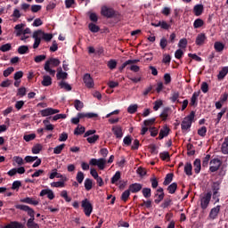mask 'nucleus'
<instances>
[{"label":"nucleus","mask_w":228,"mask_h":228,"mask_svg":"<svg viewBox=\"0 0 228 228\" xmlns=\"http://www.w3.org/2000/svg\"><path fill=\"white\" fill-rule=\"evenodd\" d=\"M38 33H42V30H36L32 35V38L35 40L33 49H38V46L42 42V38L39 37Z\"/></svg>","instance_id":"11"},{"label":"nucleus","mask_w":228,"mask_h":228,"mask_svg":"<svg viewBox=\"0 0 228 228\" xmlns=\"http://www.w3.org/2000/svg\"><path fill=\"white\" fill-rule=\"evenodd\" d=\"M45 195H47V198L50 200H53V199H54V192L50 189H44L41 191L40 197H45Z\"/></svg>","instance_id":"17"},{"label":"nucleus","mask_w":228,"mask_h":228,"mask_svg":"<svg viewBox=\"0 0 228 228\" xmlns=\"http://www.w3.org/2000/svg\"><path fill=\"white\" fill-rule=\"evenodd\" d=\"M40 113H41L42 117H49L50 115H56V113H60V110L47 108V109L40 110Z\"/></svg>","instance_id":"10"},{"label":"nucleus","mask_w":228,"mask_h":228,"mask_svg":"<svg viewBox=\"0 0 228 228\" xmlns=\"http://www.w3.org/2000/svg\"><path fill=\"white\" fill-rule=\"evenodd\" d=\"M223 154H228V136L224 138V142L222 144Z\"/></svg>","instance_id":"46"},{"label":"nucleus","mask_w":228,"mask_h":228,"mask_svg":"<svg viewBox=\"0 0 228 228\" xmlns=\"http://www.w3.org/2000/svg\"><path fill=\"white\" fill-rule=\"evenodd\" d=\"M169 133H170V128H168V126H166L160 129L159 137L157 138V140H163L165 137L168 136Z\"/></svg>","instance_id":"18"},{"label":"nucleus","mask_w":228,"mask_h":228,"mask_svg":"<svg viewBox=\"0 0 228 228\" xmlns=\"http://www.w3.org/2000/svg\"><path fill=\"white\" fill-rule=\"evenodd\" d=\"M107 67H109L110 70H115V69H117V61L115 59H110L107 62Z\"/></svg>","instance_id":"42"},{"label":"nucleus","mask_w":228,"mask_h":228,"mask_svg":"<svg viewBox=\"0 0 228 228\" xmlns=\"http://www.w3.org/2000/svg\"><path fill=\"white\" fill-rule=\"evenodd\" d=\"M41 85H43V86H51L53 85V78L49 76H44Z\"/></svg>","instance_id":"29"},{"label":"nucleus","mask_w":228,"mask_h":228,"mask_svg":"<svg viewBox=\"0 0 228 228\" xmlns=\"http://www.w3.org/2000/svg\"><path fill=\"white\" fill-rule=\"evenodd\" d=\"M142 192L144 199H151L152 195V191L151 190V188H143Z\"/></svg>","instance_id":"37"},{"label":"nucleus","mask_w":228,"mask_h":228,"mask_svg":"<svg viewBox=\"0 0 228 228\" xmlns=\"http://www.w3.org/2000/svg\"><path fill=\"white\" fill-rule=\"evenodd\" d=\"M206 133H208V128L206 126H201L198 130L199 136H202V138H204V136H206Z\"/></svg>","instance_id":"61"},{"label":"nucleus","mask_w":228,"mask_h":228,"mask_svg":"<svg viewBox=\"0 0 228 228\" xmlns=\"http://www.w3.org/2000/svg\"><path fill=\"white\" fill-rule=\"evenodd\" d=\"M194 118H195V111L191 110L190 115L185 117L182 121L181 127L183 132L188 131V129H191V124L193 123Z\"/></svg>","instance_id":"2"},{"label":"nucleus","mask_w":228,"mask_h":228,"mask_svg":"<svg viewBox=\"0 0 228 228\" xmlns=\"http://www.w3.org/2000/svg\"><path fill=\"white\" fill-rule=\"evenodd\" d=\"M43 146L40 143H37L32 147V154H40V151H42Z\"/></svg>","instance_id":"43"},{"label":"nucleus","mask_w":228,"mask_h":228,"mask_svg":"<svg viewBox=\"0 0 228 228\" xmlns=\"http://www.w3.org/2000/svg\"><path fill=\"white\" fill-rule=\"evenodd\" d=\"M130 196H131V191L128 189L122 193L121 200H123V202H127V200L129 199Z\"/></svg>","instance_id":"45"},{"label":"nucleus","mask_w":228,"mask_h":228,"mask_svg":"<svg viewBox=\"0 0 228 228\" xmlns=\"http://www.w3.org/2000/svg\"><path fill=\"white\" fill-rule=\"evenodd\" d=\"M228 74V67H224L217 75L218 81H222L225 78V76Z\"/></svg>","instance_id":"23"},{"label":"nucleus","mask_w":228,"mask_h":228,"mask_svg":"<svg viewBox=\"0 0 228 228\" xmlns=\"http://www.w3.org/2000/svg\"><path fill=\"white\" fill-rule=\"evenodd\" d=\"M101 14L107 19H113L117 17V12L115 11V9L108 6L102 7Z\"/></svg>","instance_id":"3"},{"label":"nucleus","mask_w":228,"mask_h":228,"mask_svg":"<svg viewBox=\"0 0 228 228\" xmlns=\"http://www.w3.org/2000/svg\"><path fill=\"white\" fill-rule=\"evenodd\" d=\"M142 188H143V185L142 183H132L129 185L128 190L131 193H138V191H142Z\"/></svg>","instance_id":"12"},{"label":"nucleus","mask_w":228,"mask_h":228,"mask_svg":"<svg viewBox=\"0 0 228 228\" xmlns=\"http://www.w3.org/2000/svg\"><path fill=\"white\" fill-rule=\"evenodd\" d=\"M172 181H174V175L173 173H169L165 177V180L163 182L164 186H168V184H170Z\"/></svg>","instance_id":"31"},{"label":"nucleus","mask_w":228,"mask_h":228,"mask_svg":"<svg viewBox=\"0 0 228 228\" xmlns=\"http://www.w3.org/2000/svg\"><path fill=\"white\" fill-rule=\"evenodd\" d=\"M193 167H194L195 174H200V170L202 168V166H201V163H200V159H196L194 160Z\"/></svg>","instance_id":"25"},{"label":"nucleus","mask_w":228,"mask_h":228,"mask_svg":"<svg viewBox=\"0 0 228 228\" xmlns=\"http://www.w3.org/2000/svg\"><path fill=\"white\" fill-rule=\"evenodd\" d=\"M74 106H75V109L77 110V111H81V110H83V107L85 105H84L83 102H81L79 100H75Z\"/></svg>","instance_id":"49"},{"label":"nucleus","mask_w":228,"mask_h":228,"mask_svg":"<svg viewBox=\"0 0 228 228\" xmlns=\"http://www.w3.org/2000/svg\"><path fill=\"white\" fill-rule=\"evenodd\" d=\"M52 188H65V182H53L51 183Z\"/></svg>","instance_id":"53"},{"label":"nucleus","mask_w":228,"mask_h":228,"mask_svg":"<svg viewBox=\"0 0 228 228\" xmlns=\"http://www.w3.org/2000/svg\"><path fill=\"white\" fill-rule=\"evenodd\" d=\"M153 110L154 111H158L163 106V100H157L154 102Z\"/></svg>","instance_id":"54"},{"label":"nucleus","mask_w":228,"mask_h":228,"mask_svg":"<svg viewBox=\"0 0 228 228\" xmlns=\"http://www.w3.org/2000/svg\"><path fill=\"white\" fill-rule=\"evenodd\" d=\"M4 228H24V226L19 222H11L9 224L4 226Z\"/></svg>","instance_id":"33"},{"label":"nucleus","mask_w":228,"mask_h":228,"mask_svg":"<svg viewBox=\"0 0 228 228\" xmlns=\"http://www.w3.org/2000/svg\"><path fill=\"white\" fill-rule=\"evenodd\" d=\"M65 149V143L60 144L53 149V154H61V151Z\"/></svg>","instance_id":"55"},{"label":"nucleus","mask_w":228,"mask_h":228,"mask_svg":"<svg viewBox=\"0 0 228 228\" xmlns=\"http://www.w3.org/2000/svg\"><path fill=\"white\" fill-rule=\"evenodd\" d=\"M56 77L58 80L60 79H67L69 77V74L67 72H63L61 69L57 72Z\"/></svg>","instance_id":"47"},{"label":"nucleus","mask_w":228,"mask_h":228,"mask_svg":"<svg viewBox=\"0 0 228 228\" xmlns=\"http://www.w3.org/2000/svg\"><path fill=\"white\" fill-rule=\"evenodd\" d=\"M88 28L92 33H99L101 31V28L94 23H89Z\"/></svg>","instance_id":"41"},{"label":"nucleus","mask_w":228,"mask_h":228,"mask_svg":"<svg viewBox=\"0 0 228 228\" xmlns=\"http://www.w3.org/2000/svg\"><path fill=\"white\" fill-rule=\"evenodd\" d=\"M177 99H179V92H173L171 94L170 101L172 102H176Z\"/></svg>","instance_id":"63"},{"label":"nucleus","mask_w":228,"mask_h":228,"mask_svg":"<svg viewBox=\"0 0 228 228\" xmlns=\"http://www.w3.org/2000/svg\"><path fill=\"white\" fill-rule=\"evenodd\" d=\"M83 81L86 88H94V78L89 73H86L84 75Z\"/></svg>","instance_id":"9"},{"label":"nucleus","mask_w":228,"mask_h":228,"mask_svg":"<svg viewBox=\"0 0 228 228\" xmlns=\"http://www.w3.org/2000/svg\"><path fill=\"white\" fill-rule=\"evenodd\" d=\"M112 133L115 134L116 138H122L124 136V133L122 132V126H112Z\"/></svg>","instance_id":"13"},{"label":"nucleus","mask_w":228,"mask_h":228,"mask_svg":"<svg viewBox=\"0 0 228 228\" xmlns=\"http://www.w3.org/2000/svg\"><path fill=\"white\" fill-rule=\"evenodd\" d=\"M120 177H122V174L120 173V171H117L115 173V175L111 177L110 183L111 184H116L118 185V181H120Z\"/></svg>","instance_id":"27"},{"label":"nucleus","mask_w":228,"mask_h":228,"mask_svg":"<svg viewBox=\"0 0 228 228\" xmlns=\"http://www.w3.org/2000/svg\"><path fill=\"white\" fill-rule=\"evenodd\" d=\"M199 95H200V90H199L198 92H194L192 94V96L191 98V106H197L198 104V101H199Z\"/></svg>","instance_id":"21"},{"label":"nucleus","mask_w":228,"mask_h":228,"mask_svg":"<svg viewBox=\"0 0 228 228\" xmlns=\"http://www.w3.org/2000/svg\"><path fill=\"white\" fill-rule=\"evenodd\" d=\"M0 51L2 53H8V51H12V44L10 43H7L5 45H3L1 47H0Z\"/></svg>","instance_id":"52"},{"label":"nucleus","mask_w":228,"mask_h":228,"mask_svg":"<svg viewBox=\"0 0 228 228\" xmlns=\"http://www.w3.org/2000/svg\"><path fill=\"white\" fill-rule=\"evenodd\" d=\"M61 197H62L66 202H70L72 200V198L69 197V193L65 190L61 192Z\"/></svg>","instance_id":"58"},{"label":"nucleus","mask_w":228,"mask_h":228,"mask_svg":"<svg viewBox=\"0 0 228 228\" xmlns=\"http://www.w3.org/2000/svg\"><path fill=\"white\" fill-rule=\"evenodd\" d=\"M28 228H40V225L35 223V218H29L27 222Z\"/></svg>","instance_id":"32"},{"label":"nucleus","mask_w":228,"mask_h":228,"mask_svg":"<svg viewBox=\"0 0 228 228\" xmlns=\"http://www.w3.org/2000/svg\"><path fill=\"white\" fill-rule=\"evenodd\" d=\"M76 181L78 183V184H82L83 181H85V173L78 171L77 173Z\"/></svg>","instance_id":"38"},{"label":"nucleus","mask_w":228,"mask_h":228,"mask_svg":"<svg viewBox=\"0 0 228 228\" xmlns=\"http://www.w3.org/2000/svg\"><path fill=\"white\" fill-rule=\"evenodd\" d=\"M211 191L207 192L203 196H200V208L201 209H208V207L209 206V202H211V197H212Z\"/></svg>","instance_id":"4"},{"label":"nucleus","mask_w":228,"mask_h":228,"mask_svg":"<svg viewBox=\"0 0 228 228\" xmlns=\"http://www.w3.org/2000/svg\"><path fill=\"white\" fill-rule=\"evenodd\" d=\"M15 208L20 209V211H25L26 213H28V216H30V218H35V210H33V208H31L29 206L15 205Z\"/></svg>","instance_id":"7"},{"label":"nucleus","mask_w":228,"mask_h":228,"mask_svg":"<svg viewBox=\"0 0 228 228\" xmlns=\"http://www.w3.org/2000/svg\"><path fill=\"white\" fill-rule=\"evenodd\" d=\"M123 143L126 145V147H129V145L133 143V137H131V135L125 136L123 139Z\"/></svg>","instance_id":"51"},{"label":"nucleus","mask_w":228,"mask_h":228,"mask_svg":"<svg viewBox=\"0 0 228 228\" xmlns=\"http://www.w3.org/2000/svg\"><path fill=\"white\" fill-rule=\"evenodd\" d=\"M191 170H193V167L191 166V163L187 162L184 166V172L186 175H192Z\"/></svg>","instance_id":"39"},{"label":"nucleus","mask_w":228,"mask_h":228,"mask_svg":"<svg viewBox=\"0 0 228 228\" xmlns=\"http://www.w3.org/2000/svg\"><path fill=\"white\" fill-rule=\"evenodd\" d=\"M20 202H23L24 204H30L31 206H38L39 204L38 200L29 197L20 200Z\"/></svg>","instance_id":"22"},{"label":"nucleus","mask_w":228,"mask_h":228,"mask_svg":"<svg viewBox=\"0 0 228 228\" xmlns=\"http://www.w3.org/2000/svg\"><path fill=\"white\" fill-rule=\"evenodd\" d=\"M81 207L84 209L86 216H90V215H92V212L94 211V206L92 205V203H90V200H88V199H85L84 200H82Z\"/></svg>","instance_id":"5"},{"label":"nucleus","mask_w":228,"mask_h":228,"mask_svg":"<svg viewBox=\"0 0 228 228\" xmlns=\"http://www.w3.org/2000/svg\"><path fill=\"white\" fill-rule=\"evenodd\" d=\"M18 53H19V54H26V53H29V47H28V45L19 46Z\"/></svg>","instance_id":"48"},{"label":"nucleus","mask_w":228,"mask_h":228,"mask_svg":"<svg viewBox=\"0 0 228 228\" xmlns=\"http://www.w3.org/2000/svg\"><path fill=\"white\" fill-rule=\"evenodd\" d=\"M220 167H222V161L218 159H214L210 161V172H218L220 170Z\"/></svg>","instance_id":"8"},{"label":"nucleus","mask_w":228,"mask_h":228,"mask_svg":"<svg viewBox=\"0 0 228 228\" xmlns=\"http://www.w3.org/2000/svg\"><path fill=\"white\" fill-rule=\"evenodd\" d=\"M204 26V20L202 19H196L193 22L194 29H199V28H202Z\"/></svg>","instance_id":"40"},{"label":"nucleus","mask_w":228,"mask_h":228,"mask_svg":"<svg viewBox=\"0 0 228 228\" xmlns=\"http://www.w3.org/2000/svg\"><path fill=\"white\" fill-rule=\"evenodd\" d=\"M20 186H22V183L20 181H14L12 183V190H16L17 191H19V188H20Z\"/></svg>","instance_id":"60"},{"label":"nucleus","mask_w":228,"mask_h":228,"mask_svg":"<svg viewBox=\"0 0 228 228\" xmlns=\"http://www.w3.org/2000/svg\"><path fill=\"white\" fill-rule=\"evenodd\" d=\"M47 56L46 55H37L34 58V61L36 63H41V61H44L45 60H46Z\"/></svg>","instance_id":"59"},{"label":"nucleus","mask_w":228,"mask_h":228,"mask_svg":"<svg viewBox=\"0 0 228 228\" xmlns=\"http://www.w3.org/2000/svg\"><path fill=\"white\" fill-rule=\"evenodd\" d=\"M99 140V135L94 134L93 136L87 137L86 141L88 143H95Z\"/></svg>","instance_id":"62"},{"label":"nucleus","mask_w":228,"mask_h":228,"mask_svg":"<svg viewBox=\"0 0 228 228\" xmlns=\"http://www.w3.org/2000/svg\"><path fill=\"white\" fill-rule=\"evenodd\" d=\"M61 61L56 58H50L45 61L44 69L45 72H49L50 76H55L56 70L51 69V67H58Z\"/></svg>","instance_id":"1"},{"label":"nucleus","mask_w":228,"mask_h":228,"mask_svg":"<svg viewBox=\"0 0 228 228\" xmlns=\"http://www.w3.org/2000/svg\"><path fill=\"white\" fill-rule=\"evenodd\" d=\"M59 86H61V88H64L67 92H70V90H72V86L65 81H61Z\"/></svg>","instance_id":"50"},{"label":"nucleus","mask_w":228,"mask_h":228,"mask_svg":"<svg viewBox=\"0 0 228 228\" xmlns=\"http://www.w3.org/2000/svg\"><path fill=\"white\" fill-rule=\"evenodd\" d=\"M84 186L86 191H90L94 188V182L90 178H86L84 182Z\"/></svg>","instance_id":"30"},{"label":"nucleus","mask_w":228,"mask_h":228,"mask_svg":"<svg viewBox=\"0 0 228 228\" xmlns=\"http://www.w3.org/2000/svg\"><path fill=\"white\" fill-rule=\"evenodd\" d=\"M214 49H215V51H216V53H222L224 51V49H225V45H224V43H222L220 41H216L214 44Z\"/></svg>","instance_id":"26"},{"label":"nucleus","mask_w":228,"mask_h":228,"mask_svg":"<svg viewBox=\"0 0 228 228\" xmlns=\"http://www.w3.org/2000/svg\"><path fill=\"white\" fill-rule=\"evenodd\" d=\"M40 35L42 37V39L45 42H51V40H53V34L45 33L41 30V32H38V36Z\"/></svg>","instance_id":"28"},{"label":"nucleus","mask_w":228,"mask_h":228,"mask_svg":"<svg viewBox=\"0 0 228 228\" xmlns=\"http://www.w3.org/2000/svg\"><path fill=\"white\" fill-rule=\"evenodd\" d=\"M78 118L81 120V118H97L99 115L97 113L94 112H88V113H77Z\"/></svg>","instance_id":"16"},{"label":"nucleus","mask_w":228,"mask_h":228,"mask_svg":"<svg viewBox=\"0 0 228 228\" xmlns=\"http://www.w3.org/2000/svg\"><path fill=\"white\" fill-rule=\"evenodd\" d=\"M220 205H217L216 208H213L210 210L209 218H211V220H215L216 216H218V213H220Z\"/></svg>","instance_id":"20"},{"label":"nucleus","mask_w":228,"mask_h":228,"mask_svg":"<svg viewBox=\"0 0 228 228\" xmlns=\"http://www.w3.org/2000/svg\"><path fill=\"white\" fill-rule=\"evenodd\" d=\"M219 190H220V182H214L212 184L213 199H216V197H220V195H218Z\"/></svg>","instance_id":"19"},{"label":"nucleus","mask_w":228,"mask_h":228,"mask_svg":"<svg viewBox=\"0 0 228 228\" xmlns=\"http://www.w3.org/2000/svg\"><path fill=\"white\" fill-rule=\"evenodd\" d=\"M85 133V126H77L75 131H74V134L79 135V134H83Z\"/></svg>","instance_id":"64"},{"label":"nucleus","mask_w":228,"mask_h":228,"mask_svg":"<svg viewBox=\"0 0 228 228\" xmlns=\"http://www.w3.org/2000/svg\"><path fill=\"white\" fill-rule=\"evenodd\" d=\"M168 113H170V108H164L160 114V118H162V120H167V118H168Z\"/></svg>","instance_id":"36"},{"label":"nucleus","mask_w":228,"mask_h":228,"mask_svg":"<svg viewBox=\"0 0 228 228\" xmlns=\"http://www.w3.org/2000/svg\"><path fill=\"white\" fill-rule=\"evenodd\" d=\"M35 138H37L36 134H25L23 136V140H25V142H32V140H35Z\"/></svg>","instance_id":"56"},{"label":"nucleus","mask_w":228,"mask_h":228,"mask_svg":"<svg viewBox=\"0 0 228 228\" xmlns=\"http://www.w3.org/2000/svg\"><path fill=\"white\" fill-rule=\"evenodd\" d=\"M89 165H92L93 167H98L100 170H104V167L106 165V159H91L89 161Z\"/></svg>","instance_id":"6"},{"label":"nucleus","mask_w":228,"mask_h":228,"mask_svg":"<svg viewBox=\"0 0 228 228\" xmlns=\"http://www.w3.org/2000/svg\"><path fill=\"white\" fill-rule=\"evenodd\" d=\"M171 204H172V199L166 198L164 201L161 203L160 208H162V209H167V208H170Z\"/></svg>","instance_id":"34"},{"label":"nucleus","mask_w":228,"mask_h":228,"mask_svg":"<svg viewBox=\"0 0 228 228\" xmlns=\"http://www.w3.org/2000/svg\"><path fill=\"white\" fill-rule=\"evenodd\" d=\"M206 40H208V37H206V34L200 33V34H198L195 44L196 45H204V43L206 42Z\"/></svg>","instance_id":"14"},{"label":"nucleus","mask_w":228,"mask_h":228,"mask_svg":"<svg viewBox=\"0 0 228 228\" xmlns=\"http://www.w3.org/2000/svg\"><path fill=\"white\" fill-rule=\"evenodd\" d=\"M193 12H194V15H196V17L202 15V12H204V5H202V4L195 5L193 8Z\"/></svg>","instance_id":"24"},{"label":"nucleus","mask_w":228,"mask_h":228,"mask_svg":"<svg viewBox=\"0 0 228 228\" xmlns=\"http://www.w3.org/2000/svg\"><path fill=\"white\" fill-rule=\"evenodd\" d=\"M24 28H26V24L24 23L17 24L14 27V33L16 37H20L23 35Z\"/></svg>","instance_id":"15"},{"label":"nucleus","mask_w":228,"mask_h":228,"mask_svg":"<svg viewBox=\"0 0 228 228\" xmlns=\"http://www.w3.org/2000/svg\"><path fill=\"white\" fill-rule=\"evenodd\" d=\"M155 197H157V199L154 200L155 204H159L163 199H165V193H155Z\"/></svg>","instance_id":"57"},{"label":"nucleus","mask_w":228,"mask_h":228,"mask_svg":"<svg viewBox=\"0 0 228 228\" xmlns=\"http://www.w3.org/2000/svg\"><path fill=\"white\" fill-rule=\"evenodd\" d=\"M136 111H138V104H131L127 108V112L130 113V115L136 113Z\"/></svg>","instance_id":"44"},{"label":"nucleus","mask_w":228,"mask_h":228,"mask_svg":"<svg viewBox=\"0 0 228 228\" xmlns=\"http://www.w3.org/2000/svg\"><path fill=\"white\" fill-rule=\"evenodd\" d=\"M177 191V183H173L167 187V191L170 193V195H174L175 191Z\"/></svg>","instance_id":"35"}]
</instances>
